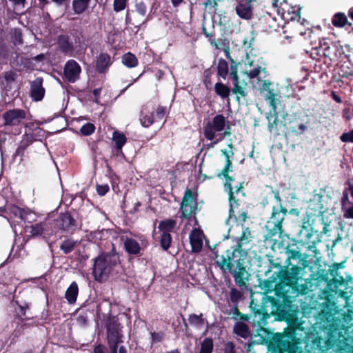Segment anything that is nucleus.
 <instances>
[{
    "label": "nucleus",
    "mask_w": 353,
    "mask_h": 353,
    "mask_svg": "<svg viewBox=\"0 0 353 353\" xmlns=\"http://www.w3.org/2000/svg\"><path fill=\"white\" fill-rule=\"evenodd\" d=\"M3 78L7 83L14 82L17 78V74L12 70L6 71L3 74Z\"/></svg>",
    "instance_id": "61"
},
{
    "label": "nucleus",
    "mask_w": 353,
    "mask_h": 353,
    "mask_svg": "<svg viewBox=\"0 0 353 353\" xmlns=\"http://www.w3.org/2000/svg\"><path fill=\"white\" fill-rule=\"evenodd\" d=\"M222 154L225 157V164L221 172L217 174V177L221 178V176H228V173L232 171V162L230 159V155L226 149L221 150Z\"/></svg>",
    "instance_id": "32"
},
{
    "label": "nucleus",
    "mask_w": 353,
    "mask_h": 353,
    "mask_svg": "<svg viewBox=\"0 0 353 353\" xmlns=\"http://www.w3.org/2000/svg\"><path fill=\"white\" fill-rule=\"evenodd\" d=\"M343 263H334L330 266L329 275L330 274L332 278L326 285L325 289L323 290V295L328 299V296L332 294V292H336V290L339 286L344 285L345 284V280L343 276H339V270L343 268Z\"/></svg>",
    "instance_id": "9"
},
{
    "label": "nucleus",
    "mask_w": 353,
    "mask_h": 353,
    "mask_svg": "<svg viewBox=\"0 0 353 353\" xmlns=\"http://www.w3.org/2000/svg\"><path fill=\"white\" fill-rule=\"evenodd\" d=\"M90 311L88 310H83L79 313L78 316L77 317V322L81 325H85L88 323V313Z\"/></svg>",
    "instance_id": "52"
},
{
    "label": "nucleus",
    "mask_w": 353,
    "mask_h": 353,
    "mask_svg": "<svg viewBox=\"0 0 353 353\" xmlns=\"http://www.w3.org/2000/svg\"><path fill=\"white\" fill-rule=\"evenodd\" d=\"M26 137V140L23 139L21 141L23 143H26L27 146L30 145L34 141L37 140H41V139H38L36 132H32L31 134H26L24 135Z\"/></svg>",
    "instance_id": "57"
},
{
    "label": "nucleus",
    "mask_w": 353,
    "mask_h": 353,
    "mask_svg": "<svg viewBox=\"0 0 353 353\" xmlns=\"http://www.w3.org/2000/svg\"><path fill=\"white\" fill-rule=\"evenodd\" d=\"M270 194H273L274 198L278 202L277 205H273L270 217L265 225L267 230L264 236L265 240H272L273 237L279 234V237L283 236L284 228L283 223L285 216L288 213V209L282 205V199L279 191L274 190L272 186H270Z\"/></svg>",
    "instance_id": "5"
},
{
    "label": "nucleus",
    "mask_w": 353,
    "mask_h": 353,
    "mask_svg": "<svg viewBox=\"0 0 353 353\" xmlns=\"http://www.w3.org/2000/svg\"><path fill=\"white\" fill-rule=\"evenodd\" d=\"M224 353H236L235 345L232 341H228L225 343L223 348Z\"/></svg>",
    "instance_id": "63"
},
{
    "label": "nucleus",
    "mask_w": 353,
    "mask_h": 353,
    "mask_svg": "<svg viewBox=\"0 0 353 353\" xmlns=\"http://www.w3.org/2000/svg\"><path fill=\"white\" fill-rule=\"evenodd\" d=\"M95 125L92 123H86L80 128V133L83 136H90L95 131Z\"/></svg>",
    "instance_id": "48"
},
{
    "label": "nucleus",
    "mask_w": 353,
    "mask_h": 353,
    "mask_svg": "<svg viewBox=\"0 0 353 353\" xmlns=\"http://www.w3.org/2000/svg\"><path fill=\"white\" fill-rule=\"evenodd\" d=\"M268 120V130L272 132L274 128L276 130H278V125L279 124V112L272 113V115L269 114L267 116Z\"/></svg>",
    "instance_id": "44"
},
{
    "label": "nucleus",
    "mask_w": 353,
    "mask_h": 353,
    "mask_svg": "<svg viewBox=\"0 0 353 353\" xmlns=\"http://www.w3.org/2000/svg\"><path fill=\"white\" fill-rule=\"evenodd\" d=\"M256 0H241L236 6V14L241 19L249 20L252 17V2Z\"/></svg>",
    "instance_id": "19"
},
{
    "label": "nucleus",
    "mask_w": 353,
    "mask_h": 353,
    "mask_svg": "<svg viewBox=\"0 0 353 353\" xmlns=\"http://www.w3.org/2000/svg\"><path fill=\"white\" fill-rule=\"evenodd\" d=\"M136 10L137 12L141 14V16H145L147 12V8L143 1L137 2L136 5Z\"/></svg>",
    "instance_id": "62"
},
{
    "label": "nucleus",
    "mask_w": 353,
    "mask_h": 353,
    "mask_svg": "<svg viewBox=\"0 0 353 353\" xmlns=\"http://www.w3.org/2000/svg\"><path fill=\"white\" fill-rule=\"evenodd\" d=\"M332 23L336 28H343L345 25L351 26L352 23L349 22L346 15L342 12H337L334 14L332 19Z\"/></svg>",
    "instance_id": "28"
},
{
    "label": "nucleus",
    "mask_w": 353,
    "mask_h": 353,
    "mask_svg": "<svg viewBox=\"0 0 353 353\" xmlns=\"http://www.w3.org/2000/svg\"><path fill=\"white\" fill-rule=\"evenodd\" d=\"M321 325L326 338L314 335L312 340L306 343L307 351L309 353H327L330 349L336 347L340 353H343L345 350L341 348V343L345 338L343 335L345 325L341 321L336 318L330 310L324 309L322 310Z\"/></svg>",
    "instance_id": "3"
},
{
    "label": "nucleus",
    "mask_w": 353,
    "mask_h": 353,
    "mask_svg": "<svg viewBox=\"0 0 353 353\" xmlns=\"http://www.w3.org/2000/svg\"><path fill=\"white\" fill-rule=\"evenodd\" d=\"M234 333L243 339H247L250 335V330L248 325L243 322H236L234 325Z\"/></svg>",
    "instance_id": "31"
},
{
    "label": "nucleus",
    "mask_w": 353,
    "mask_h": 353,
    "mask_svg": "<svg viewBox=\"0 0 353 353\" xmlns=\"http://www.w3.org/2000/svg\"><path fill=\"white\" fill-rule=\"evenodd\" d=\"M254 27L259 32H272L277 30L279 25L276 23V19L270 13L266 12L255 21Z\"/></svg>",
    "instance_id": "12"
},
{
    "label": "nucleus",
    "mask_w": 353,
    "mask_h": 353,
    "mask_svg": "<svg viewBox=\"0 0 353 353\" xmlns=\"http://www.w3.org/2000/svg\"><path fill=\"white\" fill-rule=\"evenodd\" d=\"M190 243L192 252L198 253L201 252L203 247V241L199 234L192 232L190 235Z\"/></svg>",
    "instance_id": "33"
},
{
    "label": "nucleus",
    "mask_w": 353,
    "mask_h": 353,
    "mask_svg": "<svg viewBox=\"0 0 353 353\" xmlns=\"http://www.w3.org/2000/svg\"><path fill=\"white\" fill-rule=\"evenodd\" d=\"M119 262V256L114 245L111 252H102L94 261L92 274L94 279L99 282L105 281Z\"/></svg>",
    "instance_id": "6"
},
{
    "label": "nucleus",
    "mask_w": 353,
    "mask_h": 353,
    "mask_svg": "<svg viewBox=\"0 0 353 353\" xmlns=\"http://www.w3.org/2000/svg\"><path fill=\"white\" fill-rule=\"evenodd\" d=\"M121 239L123 241L124 250L129 255L135 256H141L142 255L141 245L136 239L131 237L124 238L123 236Z\"/></svg>",
    "instance_id": "20"
},
{
    "label": "nucleus",
    "mask_w": 353,
    "mask_h": 353,
    "mask_svg": "<svg viewBox=\"0 0 353 353\" xmlns=\"http://www.w3.org/2000/svg\"><path fill=\"white\" fill-rule=\"evenodd\" d=\"M254 236L248 227H243L241 234L236 239L234 245L219 255L218 251L213 252L215 263L223 272H229L240 288H248L250 273L248 272L245 259L247 250L250 248Z\"/></svg>",
    "instance_id": "2"
},
{
    "label": "nucleus",
    "mask_w": 353,
    "mask_h": 353,
    "mask_svg": "<svg viewBox=\"0 0 353 353\" xmlns=\"http://www.w3.org/2000/svg\"><path fill=\"white\" fill-rule=\"evenodd\" d=\"M280 272H274L263 282L265 293L261 303L253 299L250 302L252 321L257 324L259 330L268 324L272 316L275 320L285 321L286 327L281 332L273 333L268 342V348L271 353H301V334L304 331L299 320V311L294 309L290 290L298 294H305V285H295L292 282H282Z\"/></svg>",
    "instance_id": "1"
},
{
    "label": "nucleus",
    "mask_w": 353,
    "mask_h": 353,
    "mask_svg": "<svg viewBox=\"0 0 353 353\" xmlns=\"http://www.w3.org/2000/svg\"><path fill=\"white\" fill-rule=\"evenodd\" d=\"M172 242V237L170 234H163L160 235V245L161 248L167 251L170 247Z\"/></svg>",
    "instance_id": "45"
},
{
    "label": "nucleus",
    "mask_w": 353,
    "mask_h": 353,
    "mask_svg": "<svg viewBox=\"0 0 353 353\" xmlns=\"http://www.w3.org/2000/svg\"><path fill=\"white\" fill-rule=\"evenodd\" d=\"M255 33L254 31L252 30L250 32V35L245 37L243 41V46L245 48L246 51H248L251 52V50H252V43L255 40Z\"/></svg>",
    "instance_id": "47"
},
{
    "label": "nucleus",
    "mask_w": 353,
    "mask_h": 353,
    "mask_svg": "<svg viewBox=\"0 0 353 353\" xmlns=\"http://www.w3.org/2000/svg\"><path fill=\"white\" fill-rule=\"evenodd\" d=\"M10 212L15 216L19 218L22 221L27 219L28 212L23 208H21L16 205H12L10 208Z\"/></svg>",
    "instance_id": "43"
},
{
    "label": "nucleus",
    "mask_w": 353,
    "mask_h": 353,
    "mask_svg": "<svg viewBox=\"0 0 353 353\" xmlns=\"http://www.w3.org/2000/svg\"><path fill=\"white\" fill-rule=\"evenodd\" d=\"M167 114V108L163 105H158L155 111L149 112L146 109L142 110L140 112V123L144 128H148L155 121L162 120Z\"/></svg>",
    "instance_id": "10"
},
{
    "label": "nucleus",
    "mask_w": 353,
    "mask_h": 353,
    "mask_svg": "<svg viewBox=\"0 0 353 353\" xmlns=\"http://www.w3.org/2000/svg\"><path fill=\"white\" fill-rule=\"evenodd\" d=\"M230 301L233 305L239 304L243 297V292L233 287L229 292Z\"/></svg>",
    "instance_id": "41"
},
{
    "label": "nucleus",
    "mask_w": 353,
    "mask_h": 353,
    "mask_svg": "<svg viewBox=\"0 0 353 353\" xmlns=\"http://www.w3.org/2000/svg\"><path fill=\"white\" fill-rule=\"evenodd\" d=\"M213 341L211 338H205L201 343L199 353H212L213 350Z\"/></svg>",
    "instance_id": "46"
},
{
    "label": "nucleus",
    "mask_w": 353,
    "mask_h": 353,
    "mask_svg": "<svg viewBox=\"0 0 353 353\" xmlns=\"http://www.w3.org/2000/svg\"><path fill=\"white\" fill-rule=\"evenodd\" d=\"M239 63H236L233 59L230 61V77L233 81L239 80V77L238 74V65Z\"/></svg>",
    "instance_id": "50"
},
{
    "label": "nucleus",
    "mask_w": 353,
    "mask_h": 353,
    "mask_svg": "<svg viewBox=\"0 0 353 353\" xmlns=\"http://www.w3.org/2000/svg\"><path fill=\"white\" fill-rule=\"evenodd\" d=\"M276 94L274 92L273 90H269L268 95L265 98L266 101H269V104L271 108L270 110L269 114L272 115V113L278 112L277 111V104L280 103L279 99H276Z\"/></svg>",
    "instance_id": "37"
},
{
    "label": "nucleus",
    "mask_w": 353,
    "mask_h": 353,
    "mask_svg": "<svg viewBox=\"0 0 353 353\" xmlns=\"http://www.w3.org/2000/svg\"><path fill=\"white\" fill-rule=\"evenodd\" d=\"M28 147V146H27L26 143H23L22 141H21L20 145L17 148L15 152L12 154V160L14 161L17 157L20 156V162L22 161L25 151Z\"/></svg>",
    "instance_id": "49"
},
{
    "label": "nucleus",
    "mask_w": 353,
    "mask_h": 353,
    "mask_svg": "<svg viewBox=\"0 0 353 353\" xmlns=\"http://www.w3.org/2000/svg\"><path fill=\"white\" fill-rule=\"evenodd\" d=\"M285 254L288 256L286 267L280 272L282 282L287 281L292 282L295 285H303L299 284V281L302 279V271L307 266V261L301 252L291 249L290 245L286 247Z\"/></svg>",
    "instance_id": "4"
},
{
    "label": "nucleus",
    "mask_w": 353,
    "mask_h": 353,
    "mask_svg": "<svg viewBox=\"0 0 353 353\" xmlns=\"http://www.w3.org/2000/svg\"><path fill=\"white\" fill-rule=\"evenodd\" d=\"M57 44L59 50L64 54L72 55L74 50V46L70 37L61 34L58 37Z\"/></svg>",
    "instance_id": "23"
},
{
    "label": "nucleus",
    "mask_w": 353,
    "mask_h": 353,
    "mask_svg": "<svg viewBox=\"0 0 353 353\" xmlns=\"http://www.w3.org/2000/svg\"><path fill=\"white\" fill-rule=\"evenodd\" d=\"M112 141L114 143L115 154L117 156L124 157L122 148L127 142L125 135L123 132L115 130L112 134Z\"/></svg>",
    "instance_id": "24"
},
{
    "label": "nucleus",
    "mask_w": 353,
    "mask_h": 353,
    "mask_svg": "<svg viewBox=\"0 0 353 353\" xmlns=\"http://www.w3.org/2000/svg\"><path fill=\"white\" fill-rule=\"evenodd\" d=\"M11 41L14 46H21L23 43L22 32L20 28H14L10 32Z\"/></svg>",
    "instance_id": "42"
},
{
    "label": "nucleus",
    "mask_w": 353,
    "mask_h": 353,
    "mask_svg": "<svg viewBox=\"0 0 353 353\" xmlns=\"http://www.w3.org/2000/svg\"><path fill=\"white\" fill-rule=\"evenodd\" d=\"M26 117V112L24 110L14 108L8 110L3 113L2 118L3 119L4 126H17Z\"/></svg>",
    "instance_id": "13"
},
{
    "label": "nucleus",
    "mask_w": 353,
    "mask_h": 353,
    "mask_svg": "<svg viewBox=\"0 0 353 353\" xmlns=\"http://www.w3.org/2000/svg\"><path fill=\"white\" fill-rule=\"evenodd\" d=\"M111 57L107 52H101L96 57L95 70L99 74L106 72L112 65Z\"/></svg>",
    "instance_id": "21"
},
{
    "label": "nucleus",
    "mask_w": 353,
    "mask_h": 353,
    "mask_svg": "<svg viewBox=\"0 0 353 353\" xmlns=\"http://www.w3.org/2000/svg\"><path fill=\"white\" fill-rule=\"evenodd\" d=\"M30 234L32 236H39L43 233V227L42 223H35L30 226Z\"/></svg>",
    "instance_id": "54"
},
{
    "label": "nucleus",
    "mask_w": 353,
    "mask_h": 353,
    "mask_svg": "<svg viewBox=\"0 0 353 353\" xmlns=\"http://www.w3.org/2000/svg\"><path fill=\"white\" fill-rule=\"evenodd\" d=\"M197 196V193L194 192L191 189L185 190L180 205L181 219L190 220L192 215L195 216L199 211Z\"/></svg>",
    "instance_id": "7"
},
{
    "label": "nucleus",
    "mask_w": 353,
    "mask_h": 353,
    "mask_svg": "<svg viewBox=\"0 0 353 353\" xmlns=\"http://www.w3.org/2000/svg\"><path fill=\"white\" fill-rule=\"evenodd\" d=\"M81 68L80 65L74 59L68 60L63 68L65 79L70 83H74L79 79Z\"/></svg>",
    "instance_id": "17"
},
{
    "label": "nucleus",
    "mask_w": 353,
    "mask_h": 353,
    "mask_svg": "<svg viewBox=\"0 0 353 353\" xmlns=\"http://www.w3.org/2000/svg\"><path fill=\"white\" fill-rule=\"evenodd\" d=\"M222 176L225 179L224 188L228 190V201L230 204L229 216L231 218L232 216H235L234 208H236L239 206V199L236 198L234 195V188L232 185V181H234V179L230 176L229 173H228V176Z\"/></svg>",
    "instance_id": "14"
},
{
    "label": "nucleus",
    "mask_w": 353,
    "mask_h": 353,
    "mask_svg": "<svg viewBox=\"0 0 353 353\" xmlns=\"http://www.w3.org/2000/svg\"><path fill=\"white\" fill-rule=\"evenodd\" d=\"M188 321L190 325L200 328L204 325L205 320L203 318V314H200V315L192 314L188 316Z\"/></svg>",
    "instance_id": "40"
},
{
    "label": "nucleus",
    "mask_w": 353,
    "mask_h": 353,
    "mask_svg": "<svg viewBox=\"0 0 353 353\" xmlns=\"http://www.w3.org/2000/svg\"><path fill=\"white\" fill-rule=\"evenodd\" d=\"M128 0H114L113 9L116 12L123 10L127 6Z\"/></svg>",
    "instance_id": "53"
},
{
    "label": "nucleus",
    "mask_w": 353,
    "mask_h": 353,
    "mask_svg": "<svg viewBox=\"0 0 353 353\" xmlns=\"http://www.w3.org/2000/svg\"><path fill=\"white\" fill-rule=\"evenodd\" d=\"M225 125V119L223 114H216L212 121H208L203 127V134L206 139L212 141L216 132L222 131Z\"/></svg>",
    "instance_id": "11"
},
{
    "label": "nucleus",
    "mask_w": 353,
    "mask_h": 353,
    "mask_svg": "<svg viewBox=\"0 0 353 353\" xmlns=\"http://www.w3.org/2000/svg\"><path fill=\"white\" fill-rule=\"evenodd\" d=\"M122 63L127 68H132L137 66L139 61L137 57L130 52L125 53L121 57Z\"/></svg>",
    "instance_id": "35"
},
{
    "label": "nucleus",
    "mask_w": 353,
    "mask_h": 353,
    "mask_svg": "<svg viewBox=\"0 0 353 353\" xmlns=\"http://www.w3.org/2000/svg\"><path fill=\"white\" fill-rule=\"evenodd\" d=\"M45 88L43 87V79L36 78L30 84V96L34 101H41L45 95Z\"/></svg>",
    "instance_id": "18"
},
{
    "label": "nucleus",
    "mask_w": 353,
    "mask_h": 353,
    "mask_svg": "<svg viewBox=\"0 0 353 353\" xmlns=\"http://www.w3.org/2000/svg\"><path fill=\"white\" fill-rule=\"evenodd\" d=\"M231 92L235 95V100L238 103H241V99L246 101L248 97L247 83H240V79L233 81V87L231 88Z\"/></svg>",
    "instance_id": "22"
},
{
    "label": "nucleus",
    "mask_w": 353,
    "mask_h": 353,
    "mask_svg": "<svg viewBox=\"0 0 353 353\" xmlns=\"http://www.w3.org/2000/svg\"><path fill=\"white\" fill-rule=\"evenodd\" d=\"M78 294V285L75 281H73L66 290L65 298L70 304H74L77 301Z\"/></svg>",
    "instance_id": "27"
},
{
    "label": "nucleus",
    "mask_w": 353,
    "mask_h": 353,
    "mask_svg": "<svg viewBox=\"0 0 353 353\" xmlns=\"http://www.w3.org/2000/svg\"><path fill=\"white\" fill-rule=\"evenodd\" d=\"M96 190L97 194L101 196H105L110 190V187L108 183L97 184Z\"/></svg>",
    "instance_id": "55"
},
{
    "label": "nucleus",
    "mask_w": 353,
    "mask_h": 353,
    "mask_svg": "<svg viewBox=\"0 0 353 353\" xmlns=\"http://www.w3.org/2000/svg\"><path fill=\"white\" fill-rule=\"evenodd\" d=\"M13 302L17 305V307H15V312L17 313V316L20 318L21 320L30 319L32 316L27 314V312L29 311V304L25 301H20L17 299H14Z\"/></svg>",
    "instance_id": "25"
},
{
    "label": "nucleus",
    "mask_w": 353,
    "mask_h": 353,
    "mask_svg": "<svg viewBox=\"0 0 353 353\" xmlns=\"http://www.w3.org/2000/svg\"><path fill=\"white\" fill-rule=\"evenodd\" d=\"M214 92L221 99H228L231 92V89L222 82H216L214 85Z\"/></svg>",
    "instance_id": "34"
},
{
    "label": "nucleus",
    "mask_w": 353,
    "mask_h": 353,
    "mask_svg": "<svg viewBox=\"0 0 353 353\" xmlns=\"http://www.w3.org/2000/svg\"><path fill=\"white\" fill-rule=\"evenodd\" d=\"M91 0H73L72 6L74 14H81L89 7Z\"/></svg>",
    "instance_id": "30"
},
{
    "label": "nucleus",
    "mask_w": 353,
    "mask_h": 353,
    "mask_svg": "<svg viewBox=\"0 0 353 353\" xmlns=\"http://www.w3.org/2000/svg\"><path fill=\"white\" fill-rule=\"evenodd\" d=\"M221 0H206L203 5L205 8H209V10L212 13L215 14L218 11V3Z\"/></svg>",
    "instance_id": "51"
},
{
    "label": "nucleus",
    "mask_w": 353,
    "mask_h": 353,
    "mask_svg": "<svg viewBox=\"0 0 353 353\" xmlns=\"http://www.w3.org/2000/svg\"><path fill=\"white\" fill-rule=\"evenodd\" d=\"M265 68H262L261 66H257L256 68H253L248 72H245V74H247L250 79H252L258 77L260 72L261 71H265Z\"/></svg>",
    "instance_id": "56"
},
{
    "label": "nucleus",
    "mask_w": 353,
    "mask_h": 353,
    "mask_svg": "<svg viewBox=\"0 0 353 353\" xmlns=\"http://www.w3.org/2000/svg\"><path fill=\"white\" fill-rule=\"evenodd\" d=\"M312 279L316 281L317 285L323 281L327 284L330 281L329 271L325 269L318 268L316 272L312 275Z\"/></svg>",
    "instance_id": "36"
},
{
    "label": "nucleus",
    "mask_w": 353,
    "mask_h": 353,
    "mask_svg": "<svg viewBox=\"0 0 353 353\" xmlns=\"http://www.w3.org/2000/svg\"><path fill=\"white\" fill-rule=\"evenodd\" d=\"M176 221L172 219H167L159 222L158 229L160 233L170 234L174 232L176 227Z\"/></svg>",
    "instance_id": "26"
},
{
    "label": "nucleus",
    "mask_w": 353,
    "mask_h": 353,
    "mask_svg": "<svg viewBox=\"0 0 353 353\" xmlns=\"http://www.w3.org/2000/svg\"><path fill=\"white\" fill-rule=\"evenodd\" d=\"M93 353H108V352L104 345L98 344L94 347Z\"/></svg>",
    "instance_id": "64"
},
{
    "label": "nucleus",
    "mask_w": 353,
    "mask_h": 353,
    "mask_svg": "<svg viewBox=\"0 0 353 353\" xmlns=\"http://www.w3.org/2000/svg\"><path fill=\"white\" fill-rule=\"evenodd\" d=\"M152 344L157 343L161 342L164 339V333L163 332H151L150 333Z\"/></svg>",
    "instance_id": "58"
},
{
    "label": "nucleus",
    "mask_w": 353,
    "mask_h": 353,
    "mask_svg": "<svg viewBox=\"0 0 353 353\" xmlns=\"http://www.w3.org/2000/svg\"><path fill=\"white\" fill-rule=\"evenodd\" d=\"M205 37L208 38L210 45L215 48H220V44H217V41L215 39V31H212L205 34Z\"/></svg>",
    "instance_id": "59"
},
{
    "label": "nucleus",
    "mask_w": 353,
    "mask_h": 353,
    "mask_svg": "<svg viewBox=\"0 0 353 353\" xmlns=\"http://www.w3.org/2000/svg\"><path fill=\"white\" fill-rule=\"evenodd\" d=\"M105 327L108 343L123 342V326L119 322L118 316L110 315L105 321Z\"/></svg>",
    "instance_id": "8"
},
{
    "label": "nucleus",
    "mask_w": 353,
    "mask_h": 353,
    "mask_svg": "<svg viewBox=\"0 0 353 353\" xmlns=\"http://www.w3.org/2000/svg\"><path fill=\"white\" fill-rule=\"evenodd\" d=\"M282 12H281V10L279 9L278 10V12L279 13L281 14L283 19L284 20H296V19H298L299 20L301 18V12H300V9H295V8H293L292 11V13H290L289 12V10H288L287 12L285 10L284 8H282Z\"/></svg>",
    "instance_id": "39"
},
{
    "label": "nucleus",
    "mask_w": 353,
    "mask_h": 353,
    "mask_svg": "<svg viewBox=\"0 0 353 353\" xmlns=\"http://www.w3.org/2000/svg\"><path fill=\"white\" fill-rule=\"evenodd\" d=\"M79 244V241L72 238H66L60 245V250L65 254H68L72 252L75 247Z\"/></svg>",
    "instance_id": "29"
},
{
    "label": "nucleus",
    "mask_w": 353,
    "mask_h": 353,
    "mask_svg": "<svg viewBox=\"0 0 353 353\" xmlns=\"http://www.w3.org/2000/svg\"><path fill=\"white\" fill-rule=\"evenodd\" d=\"M217 74L223 79H225L229 73L228 62L223 58H220L217 64Z\"/></svg>",
    "instance_id": "38"
},
{
    "label": "nucleus",
    "mask_w": 353,
    "mask_h": 353,
    "mask_svg": "<svg viewBox=\"0 0 353 353\" xmlns=\"http://www.w3.org/2000/svg\"><path fill=\"white\" fill-rule=\"evenodd\" d=\"M317 54L323 56L325 59H328L330 62H335L338 59V52L339 49L335 44L328 45L323 39L322 42L320 41L319 46L316 48Z\"/></svg>",
    "instance_id": "16"
},
{
    "label": "nucleus",
    "mask_w": 353,
    "mask_h": 353,
    "mask_svg": "<svg viewBox=\"0 0 353 353\" xmlns=\"http://www.w3.org/2000/svg\"><path fill=\"white\" fill-rule=\"evenodd\" d=\"M340 139L343 143H353V129L348 132L343 133Z\"/></svg>",
    "instance_id": "60"
},
{
    "label": "nucleus",
    "mask_w": 353,
    "mask_h": 353,
    "mask_svg": "<svg viewBox=\"0 0 353 353\" xmlns=\"http://www.w3.org/2000/svg\"><path fill=\"white\" fill-rule=\"evenodd\" d=\"M56 225L59 229L70 233H72L77 228V221L68 212L60 214Z\"/></svg>",
    "instance_id": "15"
}]
</instances>
